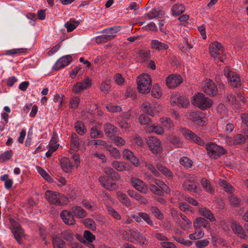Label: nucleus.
Instances as JSON below:
<instances>
[{
	"label": "nucleus",
	"mask_w": 248,
	"mask_h": 248,
	"mask_svg": "<svg viewBox=\"0 0 248 248\" xmlns=\"http://www.w3.org/2000/svg\"><path fill=\"white\" fill-rule=\"evenodd\" d=\"M191 102L195 106L202 110L210 108L213 105V101L206 97L202 93H198L193 96Z\"/></svg>",
	"instance_id": "nucleus-1"
},
{
	"label": "nucleus",
	"mask_w": 248,
	"mask_h": 248,
	"mask_svg": "<svg viewBox=\"0 0 248 248\" xmlns=\"http://www.w3.org/2000/svg\"><path fill=\"white\" fill-rule=\"evenodd\" d=\"M152 80L151 77L147 74L140 75L137 78L138 90L141 93L146 94L150 92Z\"/></svg>",
	"instance_id": "nucleus-2"
},
{
	"label": "nucleus",
	"mask_w": 248,
	"mask_h": 248,
	"mask_svg": "<svg viewBox=\"0 0 248 248\" xmlns=\"http://www.w3.org/2000/svg\"><path fill=\"white\" fill-rule=\"evenodd\" d=\"M205 145L207 154L210 157L216 159L225 154L226 152L225 150L222 147H219L213 142L207 143Z\"/></svg>",
	"instance_id": "nucleus-3"
},
{
	"label": "nucleus",
	"mask_w": 248,
	"mask_h": 248,
	"mask_svg": "<svg viewBox=\"0 0 248 248\" xmlns=\"http://www.w3.org/2000/svg\"><path fill=\"white\" fill-rule=\"evenodd\" d=\"M224 76L228 78L229 81L233 87L239 88L241 86L240 77L237 76L234 72L226 68L224 70Z\"/></svg>",
	"instance_id": "nucleus-4"
},
{
	"label": "nucleus",
	"mask_w": 248,
	"mask_h": 248,
	"mask_svg": "<svg viewBox=\"0 0 248 248\" xmlns=\"http://www.w3.org/2000/svg\"><path fill=\"white\" fill-rule=\"evenodd\" d=\"M147 144L154 154H160L162 151L161 142L159 139L154 137H151L147 140Z\"/></svg>",
	"instance_id": "nucleus-5"
},
{
	"label": "nucleus",
	"mask_w": 248,
	"mask_h": 248,
	"mask_svg": "<svg viewBox=\"0 0 248 248\" xmlns=\"http://www.w3.org/2000/svg\"><path fill=\"white\" fill-rule=\"evenodd\" d=\"M181 132L188 140L193 141L200 146H204L205 144V142L202 140L191 130L186 128H182Z\"/></svg>",
	"instance_id": "nucleus-6"
},
{
	"label": "nucleus",
	"mask_w": 248,
	"mask_h": 248,
	"mask_svg": "<svg viewBox=\"0 0 248 248\" xmlns=\"http://www.w3.org/2000/svg\"><path fill=\"white\" fill-rule=\"evenodd\" d=\"M187 116L191 121L200 124L201 125H204V122L203 119L204 118V114L201 111H192L189 112L187 114Z\"/></svg>",
	"instance_id": "nucleus-7"
},
{
	"label": "nucleus",
	"mask_w": 248,
	"mask_h": 248,
	"mask_svg": "<svg viewBox=\"0 0 248 248\" xmlns=\"http://www.w3.org/2000/svg\"><path fill=\"white\" fill-rule=\"evenodd\" d=\"M98 180L102 186L109 191H113L118 187V186L115 183L110 182L107 174L100 176Z\"/></svg>",
	"instance_id": "nucleus-8"
},
{
	"label": "nucleus",
	"mask_w": 248,
	"mask_h": 248,
	"mask_svg": "<svg viewBox=\"0 0 248 248\" xmlns=\"http://www.w3.org/2000/svg\"><path fill=\"white\" fill-rule=\"evenodd\" d=\"M74 216L71 210L70 211L63 210L60 214V217L63 221L66 224L70 225H73L76 223Z\"/></svg>",
	"instance_id": "nucleus-9"
},
{
	"label": "nucleus",
	"mask_w": 248,
	"mask_h": 248,
	"mask_svg": "<svg viewBox=\"0 0 248 248\" xmlns=\"http://www.w3.org/2000/svg\"><path fill=\"white\" fill-rule=\"evenodd\" d=\"M91 85V81L89 78H86L82 82H78L74 84L72 89V92L76 94L79 93L83 90L90 87Z\"/></svg>",
	"instance_id": "nucleus-10"
},
{
	"label": "nucleus",
	"mask_w": 248,
	"mask_h": 248,
	"mask_svg": "<svg viewBox=\"0 0 248 248\" xmlns=\"http://www.w3.org/2000/svg\"><path fill=\"white\" fill-rule=\"evenodd\" d=\"M202 91L207 94L214 96L218 93V90L215 83L211 80L209 79L206 85L202 89Z\"/></svg>",
	"instance_id": "nucleus-11"
},
{
	"label": "nucleus",
	"mask_w": 248,
	"mask_h": 248,
	"mask_svg": "<svg viewBox=\"0 0 248 248\" xmlns=\"http://www.w3.org/2000/svg\"><path fill=\"white\" fill-rule=\"evenodd\" d=\"M183 79L179 75H170L166 79L167 85L169 88H175L180 84Z\"/></svg>",
	"instance_id": "nucleus-12"
},
{
	"label": "nucleus",
	"mask_w": 248,
	"mask_h": 248,
	"mask_svg": "<svg viewBox=\"0 0 248 248\" xmlns=\"http://www.w3.org/2000/svg\"><path fill=\"white\" fill-rule=\"evenodd\" d=\"M72 58L70 55H66L59 59L53 67V69L58 71L61 68L68 65L72 61Z\"/></svg>",
	"instance_id": "nucleus-13"
},
{
	"label": "nucleus",
	"mask_w": 248,
	"mask_h": 248,
	"mask_svg": "<svg viewBox=\"0 0 248 248\" xmlns=\"http://www.w3.org/2000/svg\"><path fill=\"white\" fill-rule=\"evenodd\" d=\"M131 182L133 186L137 190L144 194L148 193V188L147 185L141 180L133 178L131 179Z\"/></svg>",
	"instance_id": "nucleus-14"
},
{
	"label": "nucleus",
	"mask_w": 248,
	"mask_h": 248,
	"mask_svg": "<svg viewBox=\"0 0 248 248\" xmlns=\"http://www.w3.org/2000/svg\"><path fill=\"white\" fill-rule=\"evenodd\" d=\"M103 128L105 134L110 139L112 137L114 136V134L118 133V128L110 123L105 124L103 126Z\"/></svg>",
	"instance_id": "nucleus-15"
},
{
	"label": "nucleus",
	"mask_w": 248,
	"mask_h": 248,
	"mask_svg": "<svg viewBox=\"0 0 248 248\" xmlns=\"http://www.w3.org/2000/svg\"><path fill=\"white\" fill-rule=\"evenodd\" d=\"M60 193L47 190L45 194L46 199L51 204L58 205Z\"/></svg>",
	"instance_id": "nucleus-16"
},
{
	"label": "nucleus",
	"mask_w": 248,
	"mask_h": 248,
	"mask_svg": "<svg viewBox=\"0 0 248 248\" xmlns=\"http://www.w3.org/2000/svg\"><path fill=\"white\" fill-rule=\"evenodd\" d=\"M12 232L14 235L15 238L19 244L22 243V237L24 235V231L20 225L14 227Z\"/></svg>",
	"instance_id": "nucleus-17"
},
{
	"label": "nucleus",
	"mask_w": 248,
	"mask_h": 248,
	"mask_svg": "<svg viewBox=\"0 0 248 248\" xmlns=\"http://www.w3.org/2000/svg\"><path fill=\"white\" fill-rule=\"evenodd\" d=\"M103 171L105 174L108 175L109 178V180L118 181L120 180V176L118 173L111 168H105L104 169Z\"/></svg>",
	"instance_id": "nucleus-18"
},
{
	"label": "nucleus",
	"mask_w": 248,
	"mask_h": 248,
	"mask_svg": "<svg viewBox=\"0 0 248 248\" xmlns=\"http://www.w3.org/2000/svg\"><path fill=\"white\" fill-rule=\"evenodd\" d=\"M71 210L74 216L78 218H83L87 215V212L79 206H73Z\"/></svg>",
	"instance_id": "nucleus-19"
},
{
	"label": "nucleus",
	"mask_w": 248,
	"mask_h": 248,
	"mask_svg": "<svg viewBox=\"0 0 248 248\" xmlns=\"http://www.w3.org/2000/svg\"><path fill=\"white\" fill-rule=\"evenodd\" d=\"M193 225L195 230H197L201 227H203L205 228H209L210 223L209 221L205 218L202 217H199L195 219L193 223Z\"/></svg>",
	"instance_id": "nucleus-20"
},
{
	"label": "nucleus",
	"mask_w": 248,
	"mask_h": 248,
	"mask_svg": "<svg viewBox=\"0 0 248 248\" xmlns=\"http://www.w3.org/2000/svg\"><path fill=\"white\" fill-rule=\"evenodd\" d=\"M111 165L113 168L119 171L128 170L130 168L129 165L124 162L114 161L112 162Z\"/></svg>",
	"instance_id": "nucleus-21"
},
{
	"label": "nucleus",
	"mask_w": 248,
	"mask_h": 248,
	"mask_svg": "<svg viewBox=\"0 0 248 248\" xmlns=\"http://www.w3.org/2000/svg\"><path fill=\"white\" fill-rule=\"evenodd\" d=\"M151 47L158 51L167 50L169 48V46L167 44L159 42L156 40H153L151 41Z\"/></svg>",
	"instance_id": "nucleus-22"
},
{
	"label": "nucleus",
	"mask_w": 248,
	"mask_h": 248,
	"mask_svg": "<svg viewBox=\"0 0 248 248\" xmlns=\"http://www.w3.org/2000/svg\"><path fill=\"white\" fill-rule=\"evenodd\" d=\"M52 244L53 248H66V243L58 235H54L52 237Z\"/></svg>",
	"instance_id": "nucleus-23"
},
{
	"label": "nucleus",
	"mask_w": 248,
	"mask_h": 248,
	"mask_svg": "<svg viewBox=\"0 0 248 248\" xmlns=\"http://www.w3.org/2000/svg\"><path fill=\"white\" fill-rule=\"evenodd\" d=\"M232 229L241 238L245 239L246 238V234L241 225L236 223H233L232 225Z\"/></svg>",
	"instance_id": "nucleus-24"
},
{
	"label": "nucleus",
	"mask_w": 248,
	"mask_h": 248,
	"mask_svg": "<svg viewBox=\"0 0 248 248\" xmlns=\"http://www.w3.org/2000/svg\"><path fill=\"white\" fill-rule=\"evenodd\" d=\"M62 169L66 172H68L73 168V165L69 158L64 157L60 161Z\"/></svg>",
	"instance_id": "nucleus-25"
},
{
	"label": "nucleus",
	"mask_w": 248,
	"mask_h": 248,
	"mask_svg": "<svg viewBox=\"0 0 248 248\" xmlns=\"http://www.w3.org/2000/svg\"><path fill=\"white\" fill-rule=\"evenodd\" d=\"M164 15V13L159 8H154L147 14V16L151 19L157 17L162 18Z\"/></svg>",
	"instance_id": "nucleus-26"
},
{
	"label": "nucleus",
	"mask_w": 248,
	"mask_h": 248,
	"mask_svg": "<svg viewBox=\"0 0 248 248\" xmlns=\"http://www.w3.org/2000/svg\"><path fill=\"white\" fill-rule=\"evenodd\" d=\"M199 211L202 216L210 220L211 221H215L216 220L214 215L209 210L205 208H200L199 209Z\"/></svg>",
	"instance_id": "nucleus-27"
},
{
	"label": "nucleus",
	"mask_w": 248,
	"mask_h": 248,
	"mask_svg": "<svg viewBox=\"0 0 248 248\" xmlns=\"http://www.w3.org/2000/svg\"><path fill=\"white\" fill-rule=\"evenodd\" d=\"M171 10L173 16H178L185 12V7L183 4L177 3L172 7Z\"/></svg>",
	"instance_id": "nucleus-28"
},
{
	"label": "nucleus",
	"mask_w": 248,
	"mask_h": 248,
	"mask_svg": "<svg viewBox=\"0 0 248 248\" xmlns=\"http://www.w3.org/2000/svg\"><path fill=\"white\" fill-rule=\"evenodd\" d=\"M80 24V22L75 19H71L69 21L64 24V27L67 29V31L70 32L72 31Z\"/></svg>",
	"instance_id": "nucleus-29"
},
{
	"label": "nucleus",
	"mask_w": 248,
	"mask_h": 248,
	"mask_svg": "<svg viewBox=\"0 0 248 248\" xmlns=\"http://www.w3.org/2000/svg\"><path fill=\"white\" fill-rule=\"evenodd\" d=\"M129 232L130 233V235L132 237V242H133V240H135L141 244L142 241L144 239V236L142 234L133 229H130L129 230Z\"/></svg>",
	"instance_id": "nucleus-30"
},
{
	"label": "nucleus",
	"mask_w": 248,
	"mask_h": 248,
	"mask_svg": "<svg viewBox=\"0 0 248 248\" xmlns=\"http://www.w3.org/2000/svg\"><path fill=\"white\" fill-rule=\"evenodd\" d=\"M120 27L119 26H114L105 29L103 32L105 34H107V35L111 36H109V38L112 40L115 37V33L120 31Z\"/></svg>",
	"instance_id": "nucleus-31"
},
{
	"label": "nucleus",
	"mask_w": 248,
	"mask_h": 248,
	"mask_svg": "<svg viewBox=\"0 0 248 248\" xmlns=\"http://www.w3.org/2000/svg\"><path fill=\"white\" fill-rule=\"evenodd\" d=\"M60 235L61 238H63L69 242L72 241L74 239V234L70 230H66L62 231L60 233Z\"/></svg>",
	"instance_id": "nucleus-32"
},
{
	"label": "nucleus",
	"mask_w": 248,
	"mask_h": 248,
	"mask_svg": "<svg viewBox=\"0 0 248 248\" xmlns=\"http://www.w3.org/2000/svg\"><path fill=\"white\" fill-rule=\"evenodd\" d=\"M117 196L119 200L127 207H130L131 205L130 201L126 194L121 192L117 193Z\"/></svg>",
	"instance_id": "nucleus-33"
},
{
	"label": "nucleus",
	"mask_w": 248,
	"mask_h": 248,
	"mask_svg": "<svg viewBox=\"0 0 248 248\" xmlns=\"http://www.w3.org/2000/svg\"><path fill=\"white\" fill-rule=\"evenodd\" d=\"M75 128L77 133L80 135H84L87 132L85 126L84 124L80 121H78L75 123Z\"/></svg>",
	"instance_id": "nucleus-34"
},
{
	"label": "nucleus",
	"mask_w": 248,
	"mask_h": 248,
	"mask_svg": "<svg viewBox=\"0 0 248 248\" xmlns=\"http://www.w3.org/2000/svg\"><path fill=\"white\" fill-rule=\"evenodd\" d=\"M229 203L233 207H239L240 206L241 200L232 193L229 195Z\"/></svg>",
	"instance_id": "nucleus-35"
},
{
	"label": "nucleus",
	"mask_w": 248,
	"mask_h": 248,
	"mask_svg": "<svg viewBox=\"0 0 248 248\" xmlns=\"http://www.w3.org/2000/svg\"><path fill=\"white\" fill-rule=\"evenodd\" d=\"M219 184L227 192H230L232 194L234 190V187L224 180H220Z\"/></svg>",
	"instance_id": "nucleus-36"
},
{
	"label": "nucleus",
	"mask_w": 248,
	"mask_h": 248,
	"mask_svg": "<svg viewBox=\"0 0 248 248\" xmlns=\"http://www.w3.org/2000/svg\"><path fill=\"white\" fill-rule=\"evenodd\" d=\"M184 189L195 192L196 190V186L193 184L190 180H185L183 185Z\"/></svg>",
	"instance_id": "nucleus-37"
},
{
	"label": "nucleus",
	"mask_w": 248,
	"mask_h": 248,
	"mask_svg": "<svg viewBox=\"0 0 248 248\" xmlns=\"http://www.w3.org/2000/svg\"><path fill=\"white\" fill-rule=\"evenodd\" d=\"M160 121L163 126L168 130H171L173 126V123L169 118L162 117L160 118Z\"/></svg>",
	"instance_id": "nucleus-38"
},
{
	"label": "nucleus",
	"mask_w": 248,
	"mask_h": 248,
	"mask_svg": "<svg viewBox=\"0 0 248 248\" xmlns=\"http://www.w3.org/2000/svg\"><path fill=\"white\" fill-rule=\"evenodd\" d=\"M83 223L85 227L92 231L96 230V223L91 218H86L83 220Z\"/></svg>",
	"instance_id": "nucleus-39"
},
{
	"label": "nucleus",
	"mask_w": 248,
	"mask_h": 248,
	"mask_svg": "<svg viewBox=\"0 0 248 248\" xmlns=\"http://www.w3.org/2000/svg\"><path fill=\"white\" fill-rule=\"evenodd\" d=\"M154 182L156 185L161 188V190H162V191H164L166 193H169L170 192V190L169 187L165 184V183L162 181H161L159 180L155 179Z\"/></svg>",
	"instance_id": "nucleus-40"
},
{
	"label": "nucleus",
	"mask_w": 248,
	"mask_h": 248,
	"mask_svg": "<svg viewBox=\"0 0 248 248\" xmlns=\"http://www.w3.org/2000/svg\"><path fill=\"white\" fill-rule=\"evenodd\" d=\"M90 136L92 139L103 138L104 134L96 128L93 127L90 130Z\"/></svg>",
	"instance_id": "nucleus-41"
},
{
	"label": "nucleus",
	"mask_w": 248,
	"mask_h": 248,
	"mask_svg": "<svg viewBox=\"0 0 248 248\" xmlns=\"http://www.w3.org/2000/svg\"><path fill=\"white\" fill-rule=\"evenodd\" d=\"M138 54L144 61L149 60L151 57L150 52L148 50L140 49L138 51Z\"/></svg>",
	"instance_id": "nucleus-42"
},
{
	"label": "nucleus",
	"mask_w": 248,
	"mask_h": 248,
	"mask_svg": "<svg viewBox=\"0 0 248 248\" xmlns=\"http://www.w3.org/2000/svg\"><path fill=\"white\" fill-rule=\"evenodd\" d=\"M201 183L203 188L207 192H212L213 191L210 182L206 178H202Z\"/></svg>",
	"instance_id": "nucleus-43"
},
{
	"label": "nucleus",
	"mask_w": 248,
	"mask_h": 248,
	"mask_svg": "<svg viewBox=\"0 0 248 248\" xmlns=\"http://www.w3.org/2000/svg\"><path fill=\"white\" fill-rule=\"evenodd\" d=\"M152 213L158 219H162L164 218L163 214L161 212L160 210L156 207L152 206L150 208Z\"/></svg>",
	"instance_id": "nucleus-44"
},
{
	"label": "nucleus",
	"mask_w": 248,
	"mask_h": 248,
	"mask_svg": "<svg viewBox=\"0 0 248 248\" xmlns=\"http://www.w3.org/2000/svg\"><path fill=\"white\" fill-rule=\"evenodd\" d=\"M13 155V152L12 150L7 151L3 154L0 155V162H4L6 160L11 159Z\"/></svg>",
	"instance_id": "nucleus-45"
},
{
	"label": "nucleus",
	"mask_w": 248,
	"mask_h": 248,
	"mask_svg": "<svg viewBox=\"0 0 248 248\" xmlns=\"http://www.w3.org/2000/svg\"><path fill=\"white\" fill-rule=\"evenodd\" d=\"M246 139L243 134H238L233 137V143L235 145L243 144L245 143Z\"/></svg>",
	"instance_id": "nucleus-46"
},
{
	"label": "nucleus",
	"mask_w": 248,
	"mask_h": 248,
	"mask_svg": "<svg viewBox=\"0 0 248 248\" xmlns=\"http://www.w3.org/2000/svg\"><path fill=\"white\" fill-rule=\"evenodd\" d=\"M37 169L39 174L46 181L49 182H51L52 179L49 175L45 170L43 169L39 166H37Z\"/></svg>",
	"instance_id": "nucleus-47"
},
{
	"label": "nucleus",
	"mask_w": 248,
	"mask_h": 248,
	"mask_svg": "<svg viewBox=\"0 0 248 248\" xmlns=\"http://www.w3.org/2000/svg\"><path fill=\"white\" fill-rule=\"evenodd\" d=\"M148 128V131L155 132L156 134L158 135H162L164 133L163 128L159 125H152Z\"/></svg>",
	"instance_id": "nucleus-48"
},
{
	"label": "nucleus",
	"mask_w": 248,
	"mask_h": 248,
	"mask_svg": "<svg viewBox=\"0 0 248 248\" xmlns=\"http://www.w3.org/2000/svg\"><path fill=\"white\" fill-rule=\"evenodd\" d=\"M107 149L109 152L110 155L113 156L115 158H119L120 156V153L116 148L110 146H106Z\"/></svg>",
	"instance_id": "nucleus-49"
},
{
	"label": "nucleus",
	"mask_w": 248,
	"mask_h": 248,
	"mask_svg": "<svg viewBox=\"0 0 248 248\" xmlns=\"http://www.w3.org/2000/svg\"><path fill=\"white\" fill-rule=\"evenodd\" d=\"M157 168L159 171L167 176L171 177L172 175L171 171L164 166L158 165H157Z\"/></svg>",
	"instance_id": "nucleus-50"
},
{
	"label": "nucleus",
	"mask_w": 248,
	"mask_h": 248,
	"mask_svg": "<svg viewBox=\"0 0 248 248\" xmlns=\"http://www.w3.org/2000/svg\"><path fill=\"white\" fill-rule=\"evenodd\" d=\"M142 107L143 108V111L147 114L154 116V114L153 110L150 106V104L149 103L145 102L142 104Z\"/></svg>",
	"instance_id": "nucleus-51"
},
{
	"label": "nucleus",
	"mask_w": 248,
	"mask_h": 248,
	"mask_svg": "<svg viewBox=\"0 0 248 248\" xmlns=\"http://www.w3.org/2000/svg\"><path fill=\"white\" fill-rule=\"evenodd\" d=\"M110 89V86L109 82L108 81H105L103 82L100 85L101 91L106 94L108 93Z\"/></svg>",
	"instance_id": "nucleus-52"
},
{
	"label": "nucleus",
	"mask_w": 248,
	"mask_h": 248,
	"mask_svg": "<svg viewBox=\"0 0 248 248\" xmlns=\"http://www.w3.org/2000/svg\"><path fill=\"white\" fill-rule=\"evenodd\" d=\"M84 238L90 243L93 242L95 239L94 235L90 231L85 230L84 232Z\"/></svg>",
	"instance_id": "nucleus-53"
},
{
	"label": "nucleus",
	"mask_w": 248,
	"mask_h": 248,
	"mask_svg": "<svg viewBox=\"0 0 248 248\" xmlns=\"http://www.w3.org/2000/svg\"><path fill=\"white\" fill-rule=\"evenodd\" d=\"M150 190L155 194L160 196L164 195V192L161 189L158 188L155 185L151 184L150 185Z\"/></svg>",
	"instance_id": "nucleus-54"
},
{
	"label": "nucleus",
	"mask_w": 248,
	"mask_h": 248,
	"mask_svg": "<svg viewBox=\"0 0 248 248\" xmlns=\"http://www.w3.org/2000/svg\"><path fill=\"white\" fill-rule=\"evenodd\" d=\"M151 93L152 95L155 98H158L160 96V88L157 84L154 85Z\"/></svg>",
	"instance_id": "nucleus-55"
},
{
	"label": "nucleus",
	"mask_w": 248,
	"mask_h": 248,
	"mask_svg": "<svg viewBox=\"0 0 248 248\" xmlns=\"http://www.w3.org/2000/svg\"><path fill=\"white\" fill-rule=\"evenodd\" d=\"M139 120L140 123L143 125L147 124L151 121V119L148 116L143 114L140 115Z\"/></svg>",
	"instance_id": "nucleus-56"
},
{
	"label": "nucleus",
	"mask_w": 248,
	"mask_h": 248,
	"mask_svg": "<svg viewBox=\"0 0 248 248\" xmlns=\"http://www.w3.org/2000/svg\"><path fill=\"white\" fill-rule=\"evenodd\" d=\"M69 202L68 198L64 195L60 193L58 205H67Z\"/></svg>",
	"instance_id": "nucleus-57"
},
{
	"label": "nucleus",
	"mask_w": 248,
	"mask_h": 248,
	"mask_svg": "<svg viewBox=\"0 0 248 248\" xmlns=\"http://www.w3.org/2000/svg\"><path fill=\"white\" fill-rule=\"evenodd\" d=\"M110 35H107V34L99 36L96 38V42L98 44L106 43L108 41L111 40L109 38Z\"/></svg>",
	"instance_id": "nucleus-58"
},
{
	"label": "nucleus",
	"mask_w": 248,
	"mask_h": 248,
	"mask_svg": "<svg viewBox=\"0 0 248 248\" xmlns=\"http://www.w3.org/2000/svg\"><path fill=\"white\" fill-rule=\"evenodd\" d=\"M180 163L187 168H190L192 165L191 161L187 157L185 156L181 158Z\"/></svg>",
	"instance_id": "nucleus-59"
},
{
	"label": "nucleus",
	"mask_w": 248,
	"mask_h": 248,
	"mask_svg": "<svg viewBox=\"0 0 248 248\" xmlns=\"http://www.w3.org/2000/svg\"><path fill=\"white\" fill-rule=\"evenodd\" d=\"M111 140L114 141L117 146H122L124 145L125 140L120 137L114 136L112 137Z\"/></svg>",
	"instance_id": "nucleus-60"
},
{
	"label": "nucleus",
	"mask_w": 248,
	"mask_h": 248,
	"mask_svg": "<svg viewBox=\"0 0 248 248\" xmlns=\"http://www.w3.org/2000/svg\"><path fill=\"white\" fill-rule=\"evenodd\" d=\"M140 217L149 225L151 226L154 225L153 221L148 214L145 213H140Z\"/></svg>",
	"instance_id": "nucleus-61"
},
{
	"label": "nucleus",
	"mask_w": 248,
	"mask_h": 248,
	"mask_svg": "<svg viewBox=\"0 0 248 248\" xmlns=\"http://www.w3.org/2000/svg\"><path fill=\"white\" fill-rule=\"evenodd\" d=\"M173 238L177 242L186 246H190L192 244V242L191 241L188 240H185L184 238L179 236H173Z\"/></svg>",
	"instance_id": "nucleus-62"
},
{
	"label": "nucleus",
	"mask_w": 248,
	"mask_h": 248,
	"mask_svg": "<svg viewBox=\"0 0 248 248\" xmlns=\"http://www.w3.org/2000/svg\"><path fill=\"white\" fill-rule=\"evenodd\" d=\"M170 142L173 145L179 147L181 145V142L179 138L175 136L171 137L170 138Z\"/></svg>",
	"instance_id": "nucleus-63"
},
{
	"label": "nucleus",
	"mask_w": 248,
	"mask_h": 248,
	"mask_svg": "<svg viewBox=\"0 0 248 248\" xmlns=\"http://www.w3.org/2000/svg\"><path fill=\"white\" fill-rule=\"evenodd\" d=\"M209 244V241L207 240L204 239L197 241L196 242V246L199 248H202L207 246Z\"/></svg>",
	"instance_id": "nucleus-64"
}]
</instances>
